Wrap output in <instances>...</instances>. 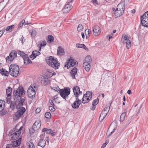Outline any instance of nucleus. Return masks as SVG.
<instances>
[{
    "label": "nucleus",
    "mask_w": 148,
    "mask_h": 148,
    "mask_svg": "<svg viewBox=\"0 0 148 148\" xmlns=\"http://www.w3.org/2000/svg\"><path fill=\"white\" fill-rule=\"evenodd\" d=\"M99 101V99L98 98H97L95 100H94L92 103V105L93 106H95L98 103Z\"/></svg>",
    "instance_id": "obj_44"
},
{
    "label": "nucleus",
    "mask_w": 148,
    "mask_h": 148,
    "mask_svg": "<svg viewBox=\"0 0 148 148\" xmlns=\"http://www.w3.org/2000/svg\"><path fill=\"white\" fill-rule=\"evenodd\" d=\"M140 19L142 26L148 28V11L141 16Z\"/></svg>",
    "instance_id": "obj_6"
},
{
    "label": "nucleus",
    "mask_w": 148,
    "mask_h": 148,
    "mask_svg": "<svg viewBox=\"0 0 148 148\" xmlns=\"http://www.w3.org/2000/svg\"><path fill=\"white\" fill-rule=\"evenodd\" d=\"M9 0H3L0 2V9H3Z\"/></svg>",
    "instance_id": "obj_19"
},
{
    "label": "nucleus",
    "mask_w": 148,
    "mask_h": 148,
    "mask_svg": "<svg viewBox=\"0 0 148 148\" xmlns=\"http://www.w3.org/2000/svg\"><path fill=\"white\" fill-rule=\"evenodd\" d=\"M1 112V114L2 115H4L7 113V112L5 110H4L3 109Z\"/></svg>",
    "instance_id": "obj_51"
},
{
    "label": "nucleus",
    "mask_w": 148,
    "mask_h": 148,
    "mask_svg": "<svg viewBox=\"0 0 148 148\" xmlns=\"http://www.w3.org/2000/svg\"><path fill=\"white\" fill-rule=\"evenodd\" d=\"M76 47L78 48H83L86 50H88V49L84 44H77L76 45Z\"/></svg>",
    "instance_id": "obj_32"
},
{
    "label": "nucleus",
    "mask_w": 148,
    "mask_h": 148,
    "mask_svg": "<svg viewBox=\"0 0 148 148\" xmlns=\"http://www.w3.org/2000/svg\"><path fill=\"white\" fill-rule=\"evenodd\" d=\"M46 61L47 63L51 67L55 69H58L60 66V64L58 62L57 58H54L52 56H50L46 58Z\"/></svg>",
    "instance_id": "obj_3"
},
{
    "label": "nucleus",
    "mask_w": 148,
    "mask_h": 148,
    "mask_svg": "<svg viewBox=\"0 0 148 148\" xmlns=\"http://www.w3.org/2000/svg\"><path fill=\"white\" fill-rule=\"evenodd\" d=\"M16 131V128H14L13 130L11 131V132L13 133L11 134V140H16L19 137L20 134H19L18 133H17Z\"/></svg>",
    "instance_id": "obj_12"
},
{
    "label": "nucleus",
    "mask_w": 148,
    "mask_h": 148,
    "mask_svg": "<svg viewBox=\"0 0 148 148\" xmlns=\"http://www.w3.org/2000/svg\"><path fill=\"white\" fill-rule=\"evenodd\" d=\"M73 90L74 95L77 98L78 97L79 94L78 92H79V94H80V93H82V92L80 91V88L78 86H76L74 87Z\"/></svg>",
    "instance_id": "obj_15"
},
{
    "label": "nucleus",
    "mask_w": 148,
    "mask_h": 148,
    "mask_svg": "<svg viewBox=\"0 0 148 148\" xmlns=\"http://www.w3.org/2000/svg\"><path fill=\"white\" fill-rule=\"evenodd\" d=\"M70 11L69 10H62L60 11L61 13H68Z\"/></svg>",
    "instance_id": "obj_52"
},
{
    "label": "nucleus",
    "mask_w": 148,
    "mask_h": 148,
    "mask_svg": "<svg viewBox=\"0 0 148 148\" xmlns=\"http://www.w3.org/2000/svg\"><path fill=\"white\" fill-rule=\"evenodd\" d=\"M12 91V88L9 86L6 89V93L8 97L11 96V93Z\"/></svg>",
    "instance_id": "obj_25"
},
{
    "label": "nucleus",
    "mask_w": 148,
    "mask_h": 148,
    "mask_svg": "<svg viewBox=\"0 0 148 148\" xmlns=\"http://www.w3.org/2000/svg\"><path fill=\"white\" fill-rule=\"evenodd\" d=\"M27 93L28 96L31 98H33L35 97L36 95L35 90L34 89L33 87L32 86H30L29 87Z\"/></svg>",
    "instance_id": "obj_10"
},
{
    "label": "nucleus",
    "mask_w": 148,
    "mask_h": 148,
    "mask_svg": "<svg viewBox=\"0 0 148 148\" xmlns=\"http://www.w3.org/2000/svg\"><path fill=\"white\" fill-rule=\"evenodd\" d=\"M121 41L123 44H126V48L127 49H129L131 47V42L128 39L125 34H123L122 35Z\"/></svg>",
    "instance_id": "obj_9"
},
{
    "label": "nucleus",
    "mask_w": 148,
    "mask_h": 148,
    "mask_svg": "<svg viewBox=\"0 0 148 148\" xmlns=\"http://www.w3.org/2000/svg\"><path fill=\"white\" fill-rule=\"evenodd\" d=\"M53 89L55 90L56 91H57V92H59L60 93V90L61 89H60L58 86H57L56 87H54Z\"/></svg>",
    "instance_id": "obj_53"
},
{
    "label": "nucleus",
    "mask_w": 148,
    "mask_h": 148,
    "mask_svg": "<svg viewBox=\"0 0 148 148\" xmlns=\"http://www.w3.org/2000/svg\"><path fill=\"white\" fill-rule=\"evenodd\" d=\"M83 66L84 68L87 71H89L90 68V64H88L87 62H84Z\"/></svg>",
    "instance_id": "obj_21"
},
{
    "label": "nucleus",
    "mask_w": 148,
    "mask_h": 148,
    "mask_svg": "<svg viewBox=\"0 0 148 148\" xmlns=\"http://www.w3.org/2000/svg\"><path fill=\"white\" fill-rule=\"evenodd\" d=\"M48 41L50 42H52L54 40L53 37L51 35H49L48 37Z\"/></svg>",
    "instance_id": "obj_41"
},
{
    "label": "nucleus",
    "mask_w": 148,
    "mask_h": 148,
    "mask_svg": "<svg viewBox=\"0 0 148 148\" xmlns=\"http://www.w3.org/2000/svg\"><path fill=\"white\" fill-rule=\"evenodd\" d=\"M71 9L73 8V7L70 4V3L68 2L65 4L64 6V9Z\"/></svg>",
    "instance_id": "obj_38"
},
{
    "label": "nucleus",
    "mask_w": 148,
    "mask_h": 148,
    "mask_svg": "<svg viewBox=\"0 0 148 148\" xmlns=\"http://www.w3.org/2000/svg\"><path fill=\"white\" fill-rule=\"evenodd\" d=\"M58 98V95H55L54 97V99H53V100L54 101H55V102H56V99H57Z\"/></svg>",
    "instance_id": "obj_62"
},
{
    "label": "nucleus",
    "mask_w": 148,
    "mask_h": 148,
    "mask_svg": "<svg viewBox=\"0 0 148 148\" xmlns=\"http://www.w3.org/2000/svg\"><path fill=\"white\" fill-rule=\"evenodd\" d=\"M40 54V53L38 51L35 50L33 51L32 52V55L33 56V58L32 59V60H33L35 58H36L37 56H39Z\"/></svg>",
    "instance_id": "obj_30"
},
{
    "label": "nucleus",
    "mask_w": 148,
    "mask_h": 148,
    "mask_svg": "<svg viewBox=\"0 0 148 148\" xmlns=\"http://www.w3.org/2000/svg\"><path fill=\"white\" fill-rule=\"evenodd\" d=\"M126 114V112H124L121 114L120 118V122H122L125 120Z\"/></svg>",
    "instance_id": "obj_36"
},
{
    "label": "nucleus",
    "mask_w": 148,
    "mask_h": 148,
    "mask_svg": "<svg viewBox=\"0 0 148 148\" xmlns=\"http://www.w3.org/2000/svg\"><path fill=\"white\" fill-rule=\"evenodd\" d=\"M23 58L24 60V63L26 65H27L32 62V61L29 58L27 54L24 55Z\"/></svg>",
    "instance_id": "obj_16"
},
{
    "label": "nucleus",
    "mask_w": 148,
    "mask_h": 148,
    "mask_svg": "<svg viewBox=\"0 0 148 148\" xmlns=\"http://www.w3.org/2000/svg\"><path fill=\"white\" fill-rule=\"evenodd\" d=\"M108 113V112L105 111V110H103L100 114L99 119H101V121H102L106 116Z\"/></svg>",
    "instance_id": "obj_22"
},
{
    "label": "nucleus",
    "mask_w": 148,
    "mask_h": 148,
    "mask_svg": "<svg viewBox=\"0 0 148 148\" xmlns=\"http://www.w3.org/2000/svg\"><path fill=\"white\" fill-rule=\"evenodd\" d=\"M23 128V127L22 126L21 127L19 130H17L16 131L18 133V134H20L21 133V130Z\"/></svg>",
    "instance_id": "obj_56"
},
{
    "label": "nucleus",
    "mask_w": 148,
    "mask_h": 148,
    "mask_svg": "<svg viewBox=\"0 0 148 148\" xmlns=\"http://www.w3.org/2000/svg\"><path fill=\"white\" fill-rule=\"evenodd\" d=\"M46 143V141L44 139L42 138H40L38 141L37 145L43 148L45 146Z\"/></svg>",
    "instance_id": "obj_18"
},
{
    "label": "nucleus",
    "mask_w": 148,
    "mask_h": 148,
    "mask_svg": "<svg viewBox=\"0 0 148 148\" xmlns=\"http://www.w3.org/2000/svg\"><path fill=\"white\" fill-rule=\"evenodd\" d=\"M41 125V121L39 120H38L35 122L34 123L33 125V127L35 130H37L40 128Z\"/></svg>",
    "instance_id": "obj_17"
},
{
    "label": "nucleus",
    "mask_w": 148,
    "mask_h": 148,
    "mask_svg": "<svg viewBox=\"0 0 148 148\" xmlns=\"http://www.w3.org/2000/svg\"><path fill=\"white\" fill-rule=\"evenodd\" d=\"M45 116L46 118L48 119L50 118L51 116V114L49 112H46L45 114Z\"/></svg>",
    "instance_id": "obj_43"
},
{
    "label": "nucleus",
    "mask_w": 148,
    "mask_h": 148,
    "mask_svg": "<svg viewBox=\"0 0 148 148\" xmlns=\"http://www.w3.org/2000/svg\"><path fill=\"white\" fill-rule=\"evenodd\" d=\"M54 106H50L49 107V110L52 112H53L55 111V108H54Z\"/></svg>",
    "instance_id": "obj_54"
},
{
    "label": "nucleus",
    "mask_w": 148,
    "mask_h": 148,
    "mask_svg": "<svg viewBox=\"0 0 148 148\" xmlns=\"http://www.w3.org/2000/svg\"><path fill=\"white\" fill-rule=\"evenodd\" d=\"M77 62L74 59L73 57H71L66 62L65 67H67V68L69 69L71 67H73L74 66H77ZM77 68L75 67L71 70L70 72V74H71L73 79H75V75H77Z\"/></svg>",
    "instance_id": "obj_1"
},
{
    "label": "nucleus",
    "mask_w": 148,
    "mask_h": 148,
    "mask_svg": "<svg viewBox=\"0 0 148 148\" xmlns=\"http://www.w3.org/2000/svg\"><path fill=\"white\" fill-rule=\"evenodd\" d=\"M91 61V57L90 56H88L86 57L84 62H87L88 64H90Z\"/></svg>",
    "instance_id": "obj_29"
},
{
    "label": "nucleus",
    "mask_w": 148,
    "mask_h": 148,
    "mask_svg": "<svg viewBox=\"0 0 148 148\" xmlns=\"http://www.w3.org/2000/svg\"><path fill=\"white\" fill-rule=\"evenodd\" d=\"M46 45V43L45 40L42 41H40L39 42V43L38 45V47H40V49L39 50V51H40L41 47L42 46L44 47Z\"/></svg>",
    "instance_id": "obj_28"
},
{
    "label": "nucleus",
    "mask_w": 148,
    "mask_h": 148,
    "mask_svg": "<svg viewBox=\"0 0 148 148\" xmlns=\"http://www.w3.org/2000/svg\"><path fill=\"white\" fill-rule=\"evenodd\" d=\"M51 132H52V130L50 129H47L46 133L50 134Z\"/></svg>",
    "instance_id": "obj_55"
},
{
    "label": "nucleus",
    "mask_w": 148,
    "mask_h": 148,
    "mask_svg": "<svg viewBox=\"0 0 148 148\" xmlns=\"http://www.w3.org/2000/svg\"><path fill=\"white\" fill-rule=\"evenodd\" d=\"M9 69L10 73L12 76L14 77L18 76L19 71V67L18 65L12 64L10 65Z\"/></svg>",
    "instance_id": "obj_5"
},
{
    "label": "nucleus",
    "mask_w": 148,
    "mask_h": 148,
    "mask_svg": "<svg viewBox=\"0 0 148 148\" xmlns=\"http://www.w3.org/2000/svg\"><path fill=\"white\" fill-rule=\"evenodd\" d=\"M50 82V81L46 78L44 77L41 81L42 84L44 86L48 85Z\"/></svg>",
    "instance_id": "obj_23"
},
{
    "label": "nucleus",
    "mask_w": 148,
    "mask_h": 148,
    "mask_svg": "<svg viewBox=\"0 0 148 148\" xmlns=\"http://www.w3.org/2000/svg\"><path fill=\"white\" fill-rule=\"evenodd\" d=\"M56 132L53 131L52 130V132H51L50 134H51L52 136H54L56 134Z\"/></svg>",
    "instance_id": "obj_60"
},
{
    "label": "nucleus",
    "mask_w": 148,
    "mask_h": 148,
    "mask_svg": "<svg viewBox=\"0 0 148 148\" xmlns=\"http://www.w3.org/2000/svg\"><path fill=\"white\" fill-rule=\"evenodd\" d=\"M70 89L69 87L64 88V89L60 90V94L61 96L66 100V98L70 94Z\"/></svg>",
    "instance_id": "obj_7"
},
{
    "label": "nucleus",
    "mask_w": 148,
    "mask_h": 148,
    "mask_svg": "<svg viewBox=\"0 0 148 148\" xmlns=\"http://www.w3.org/2000/svg\"><path fill=\"white\" fill-rule=\"evenodd\" d=\"M81 35L82 38H83L84 39L85 37V35L84 33L83 32H82Z\"/></svg>",
    "instance_id": "obj_63"
},
{
    "label": "nucleus",
    "mask_w": 148,
    "mask_h": 148,
    "mask_svg": "<svg viewBox=\"0 0 148 148\" xmlns=\"http://www.w3.org/2000/svg\"><path fill=\"white\" fill-rule=\"evenodd\" d=\"M90 32H91L89 29H87L85 31V33L86 35V38H88L90 36Z\"/></svg>",
    "instance_id": "obj_39"
},
{
    "label": "nucleus",
    "mask_w": 148,
    "mask_h": 148,
    "mask_svg": "<svg viewBox=\"0 0 148 148\" xmlns=\"http://www.w3.org/2000/svg\"><path fill=\"white\" fill-rule=\"evenodd\" d=\"M20 144V143L18 142V141H17V140H16L12 142V143L10 144H11L12 145V147H15L19 146Z\"/></svg>",
    "instance_id": "obj_33"
},
{
    "label": "nucleus",
    "mask_w": 148,
    "mask_h": 148,
    "mask_svg": "<svg viewBox=\"0 0 148 148\" xmlns=\"http://www.w3.org/2000/svg\"><path fill=\"white\" fill-rule=\"evenodd\" d=\"M41 111V109L40 108H37L36 110V113H38Z\"/></svg>",
    "instance_id": "obj_58"
},
{
    "label": "nucleus",
    "mask_w": 148,
    "mask_h": 148,
    "mask_svg": "<svg viewBox=\"0 0 148 148\" xmlns=\"http://www.w3.org/2000/svg\"><path fill=\"white\" fill-rule=\"evenodd\" d=\"M5 101L0 100V112L4 109Z\"/></svg>",
    "instance_id": "obj_35"
},
{
    "label": "nucleus",
    "mask_w": 148,
    "mask_h": 148,
    "mask_svg": "<svg viewBox=\"0 0 148 148\" xmlns=\"http://www.w3.org/2000/svg\"><path fill=\"white\" fill-rule=\"evenodd\" d=\"M25 22L24 20H22L18 25V28H19L22 26L24 23Z\"/></svg>",
    "instance_id": "obj_48"
},
{
    "label": "nucleus",
    "mask_w": 148,
    "mask_h": 148,
    "mask_svg": "<svg viewBox=\"0 0 148 148\" xmlns=\"http://www.w3.org/2000/svg\"><path fill=\"white\" fill-rule=\"evenodd\" d=\"M14 27L15 26L14 25H12L11 26H8L5 29V30L8 32H10L12 31V29H14Z\"/></svg>",
    "instance_id": "obj_34"
},
{
    "label": "nucleus",
    "mask_w": 148,
    "mask_h": 148,
    "mask_svg": "<svg viewBox=\"0 0 148 148\" xmlns=\"http://www.w3.org/2000/svg\"><path fill=\"white\" fill-rule=\"evenodd\" d=\"M18 55L22 56L23 58L24 57V55H25L24 52L21 51H18Z\"/></svg>",
    "instance_id": "obj_46"
},
{
    "label": "nucleus",
    "mask_w": 148,
    "mask_h": 148,
    "mask_svg": "<svg viewBox=\"0 0 148 148\" xmlns=\"http://www.w3.org/2000/svg\"><path fill=\"white\" fill-rule=\"evenodd\" d=\"M36 30H33L31 33V36L32 37H34L36 35Z\"/></svg>",
    "instance_id": "obj_49"
},
{
    "label": "nucleus",
    "mask_w": 148,
    "mask_h": 148,
    "mask_svg": "<svg viewBox=\"0 0 148 148\" xmlns=\"http://www.w3.org/2000/svg\"><path fill=\"white\" fill-rule=\"evenodd\" d=\"M84 96L88 97L89 98H92V93L89 91H87L86 93L84 94Z\"/></svg>",
    "instance_id": "obj_40"
},
{
    "label": "nucleus",
    "mask_w": 148,
    "mask_h": 148,
    "mask_svg": "<svg viewBox=\"0 0 148 148\" xmlns=\"http://www.w3.org/2000/svg\"><path fill=\"white\" fill-rule=\"evenodd\" d=\"M83 27L81 24H79L77 27V30L78 31L80 32L83 30Z\"/></svg>",
    "instance_id": "obj_42"
},
{
    "label": "nucleus",
    "mask_w": 148,
    "mask_h": 148,
    "mask_svg": "<svg viewBox=\"0 0 148 148\" xmlns=\"http://www.w3.org/2000/svg\"><path fill=\"white\" fill-rule=\"evenodd\" d=\"M5 31V29L4 28L0 31V37L3 35Z\"/></svg>",
    "instance_id": "obj_50"
},
{
    "label": "nucleus",
    "mask_w": 148,
    "mask_h": 148,
    "mask_svg": "<svg viewBox=\"0 0 148 148\" xmlns=\"http://www.w3.org/2000/svg\"><path fill=\"white\" fill-rule=\"evenodd\" d=\"M92 98H89V97L83 96L82 102L83 103H88Z\"/></svg>",
    "instance_id": "obj_26"
},
{
    "label": "nucleus",
    "mask_w": 148,
    "mask_h": 148,
    "mask_svg": "<svg viewBox=\"0 0 148 148\" xmlns=\"http://www.w3.org/2000/svg\"><path fill=\"white\" fill-rule=\"evenodd\" d=\"M92 1L95 5H96L98 4L97 0H92Z\"/></svg>",
    "instance_id": "obj_57"
},
{
    "label": "nucleus",
    "mask_w": 148,
    "mask_h": 148,
    "mask_svg": "<svg viewBox=\"0 0 148 148\" xmlns=\"http://www.w3.org/2000/svg\"><path fill=\"white\" fill-rule=\"evenodd\" d=\"M64 54L63 49L61 46H59L57 49V54L59 55H63Z\"/></svg>",
    "instance_id": "obj_20"
},
{
    "label": "nucleus",
    "mask_w": 148,
    "mask_h": 148,
    "mask_svg": "<svg viewBox=\"0 0 148 148\" xmlns=\"http://www.w3.org/2000/svg\"><path fill=\"white\" fill-rule=\"evenodd\" d=\"M49 102L53 106H55V105L54 104L53 101L51 100H49Z\"/></svg>",
    "instance_id": "obj_61"
},
{
    "label": "nucleus",
    "mask_w": 148,
    "mask_h": 148,
    "mask_svg": "<svg viewBox=\"0 0 148 148\" xmlns=\"http://www.w3.org/2000/svg\"><path fill=\"white\" fill-rule=\"evenodd\" d=\"M25 100L24 99H22L21 101L19 102L16 106V108L18 110L17 111L16 113V117L19 118L22 116L25 112L26 109L25 108L22 107L25 101Z\"/></svg>",
    "instance_id": "obj_4"
},
{
    "label": "nucleus",
    "mask_w": 148,
    "mask_h": 148,
    "mask_svg": "<svg viewBox=\"0 0 148 148\" xmlns=\"http://www.w3.org/2000/svg\"><path fill=\"white\" fill-rule=\"evenodd\" d=\"M106 143H103L102 145V146H101V148H104L106 146V145L105 144Z\"/></svg>",
    "instance_id": "obj_64"
},
{
    "label": "nucleus",
    "mask_w": 148,
    "mask_h": 148,
    "mask_svg": "<svg viewBox=\"0 0 148 148\" xmlns=\"http://www.w3.org/2000/svg\"><path fill=\"white\" fill-rule=\"evenodd\" d=\"M0 73L3 75H4L6 76H8L9 75V72L7 71L6 70L3 68L0 70Z\"/></svg>",
    "instance_id": "obj_24"
},
{
    "label": "nucleus",
    "mask_w": 148,
    "mask_h": 148,
    "mask_svg": "<svg viewBox=\"0 0 148 148\" xmlns=\"http://www.w3.org/2000/svg\"><path fill=\"white\" fill-rule=\"evenodd\" d=\"M93 33L95 36H98L101 32V29L98 25H95L92 28Z\"/></svg>",
    "instance_id": "obj_11"
},
{
    "label": "nucleus",
    "mask_w": 148,
    "mask_h": 148,
    "mask_svg": "<svg viewBox=\"0 0 148 148\" xmlns=\"http://www.w3.org/2000/svg\"><path fill=\"white\" fill-rule=\"evenodd\" d=\"M124 10H113V12L115 18L121 16L123 13Z\"/></svg>",
    "instance_id": "obj_14"
},
{
    "label": "nucleus",
    "mask_w": 148,
    "mask_h": 148,
    "mask_svg": "<svg viewBox=\"0 0 148 148\" xmlns=\"http://www.w3.org/2000/svg\"><path fill=\"white\" fill-rule=\"evenodd\" d=\"M109 109L110 107L109 108L107 107H105L104 108L103 110H105V111L108 112V111H109Z\"/></svg>",
    "instance_id": "obj_59"
},
{
    "label": "nucleus",
    "mask_w": 148,
    "mask_h": 148,
    "mask_svg": "<svg viewBox=\"0 0 148 148\" xmlns=\"http://www.w3.org/2000/svg\"><path fill=\"white\" fill-rule=\"evenodd\" d=\"M26 145L29 146V148H35V146L33 142L29 141L26 143Z\"/></svg>",
    "instance_id": "obj_37"
},
{
    "label": "nucleus",
    "mask_w": 148,
    "mask_h": 148,
    "mask_svg": "<svg viewBox=\"0 0 148 148\" xmlns=\"http://www.w3.org/2000/svg\"><path fill=\"white\" fill-rule=\"evenodd\" d=\"M18 103L16 102L15 101H12L10 106V108L12 110L15 109L17 106L16 103Z\"/></svg>",
    "instance_id": "obj_31"
},
{
    "label": "nucleus",
    "mask_w": 148,
    "mask_h": 148,
    "mask_svg": "<svg viewBox=\"0 0 148 148\" xmlns=\"http://www.w3.org/2000/svg\"><path fill=\"white\" fill-rule=\"evenodd\" d=\"M76 100L75 101L73 104H72V107L75 109H77L79 108V106L82 102V101L78 98H76Z\"/></svg>",
    "instance_id": "obj_13"
},
{
    "label": "nucleus",
    "mask_w": 148,
    "mask_h": 148,
    "mask_svg": "<svg viewBox=\"0 0 148 148\" xmlns=\"http://www.w3.org/2000/svg\"><path fill=\"white\" fill-rule=\"evenodd\" d=\"M36 130H35V129L33 127L32 128L29 129V132L30 134H32L34 133L35 131Z\"/></svg>",
    "instance_id": "obj_45"
},
{
    "label": "nucleus",
    "mask_w": 148,
    "mask_h": 148,
    "mask_svg": "<svg viewBox=\"0 0 148 148\" xmlns=\"http://www.w3.org/2000/svg\"><path fill=\"white\" fill-rule=\"evenodd\" d=\"M11 96H9L7 97L6 99V103L8 104H10L11 102Z\"/></svg>",
    "instance_id": "obj_47"
},
{
    "label": "nucleus",
    "mask_w": 148,
    "mask_h": 148,
    "mask_svg": "<svg viewBox=\"0 0 148 148\" xmlns=\"http://www.w3.org/2000/svg\"><path fill=\"white\" fill-rule=\"evenodd\" d=\"M25 91L24 90L23 87H19V90L18 89L15 90L13 91V96L14 101L17 102L21 101L23 98L22 96L25 94Z\"/></svg>",
    "instance_id": "obj_2"
},
{
    "label": "nucleus",
    "mask_w": 148,
    "mask_h": 148,
    "mask_svg": "<svg viewBox=\"0 0 148 148\" xmlns=\"http://www.w3.org/2000/svg\"><path fill=\"white\" fill-rule=\"evenodd\" d=\"M125 9V4L124 3H119L116 9Z\"/></svg>",
    "instance_id": "obj_27"
},
{
    "label": "nucleus",
    "mask_w": 148,
    "mask_h": 148,
    "mask_svg": "<svg viewBox=\"0 0 148 148\" xmlns=\"http://www.w3.org/2000/svg\"><path fill=\"white\" fill-rule=\"evenodd\" d=\"M17 57V52L14 50H12L10 53L9 56L6 58V62L9 63H11L14 58Z\"/></svg>",
    "instance_id": "obj_8"
}]
</instances>
